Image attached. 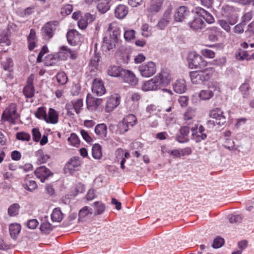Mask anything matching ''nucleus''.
Masks as SVG:
<instances>
[{
	"label": "nucleus",
	"mask_w": 254,
	"mask_h": 254,
	"mask_svg": "<svg viewBox=\"0 0 254 254\" xmlns=\"http://www.w3.org/2000/svg\"><path fill=\"white\" fill-rule=\"evenodd\" d=\"M120 96L119 94L111 95L106 101L105 111L107 113L112 111L120 103Z\"/></svg>",
	"instance_id": "nucleus-17"
},
{
	"label": "nucleus",
	"mask_w": 254,
	"mask_h": 254,
	"mask_svg": "<svg viewBox=\"0 0 254 254\" xmlns=\"http://www.w3.org/2000/svg\"><path fill=\"white\" fill-rule=\"evenodd\" d=\"M250 87L249 84L246 82L243 83L240 87L239 89L244 98H247L249 95V90Z\"/></svg>",
	"instance_id": "nucleus-43"
},
{
	"label": "nucleus",
	"mask_w": 254,
	"mask_h": 254,
	"mask_svg": "<svg viewBox=\"0 0 254 254\" xmlns=\"http://www.w3.org/2000/svg\"><path fill=\"white\" fill-rule=\"evenodd\" d=\"M110 7L109 2L107 0L102 1L97 5L98 11L103 14L106 13L110 9Z\"/></svg>",
	"instance_id": "nucleus-39"
},
{
	"label": "nucleus",
	"mask_w": 254,
	"mask_h": 254,
	"mask_svg": "<svg viewBox=\"0 0 254 254\" xmlns=\"http://www.w3.org/2000/svg\"><path fill=\"white\" fill-rule=\"evenodd\" d=\"M130 128V127H129L126 123H124L123 120H122V121L120 122L118 125L117 131L120 134H123L128 131Z\"/></svg>",
	"instance_id": "nucleus-46"
},
{
	"label": "nucleus",
	"mask_w": 254,
	"mask_h": 254,
	"mask_svg": "<svg viewBox=\"0 0 254 254\" xmlns=\"http://www.w3.org/2000/svg\"><path fill=\"white\" fill-rule=\"evenodd\" d=\"M21 225L17 223L11 224L9 226V234L11 237L15 240L21 231Z\"/></svg>",
	"instance_id": "nucleus-27"
},
{
	"label": "nucleus",
	"mask_w": 254,
	"mask_h": 254,
	"mask_svg": "<svg viewBox=\"0 0 254 254\" xmlns=\"http://www.w3.org/2000/svg\"><path fill=\"white\" fill-rule=\"evenodd\" d=\"M135 31L133 30H126L124 33V38L126 41H130L135 37Z\"/></svg>",
	"instance_id": "nucleus-53"
},
{
	"label": "nucleus",
	"mask_w": 254,
	"mask_h": 254,
	"mask_svg": "<svg viewBox=\"0 0 254 254\" xmlns=\"http://www.w3.org/2000/svg\"><path fill=\"white\" fill-rule=\"evenodd\" d=\"M187 22L189 27L194 31L202 29L205 26L203 20L200 15L197 14V10L195 13L192 12V16L190 17V19Z\"/></svg>",
	"instance_id": "nucleus-6"
},
{
	"label": "nucleus",
	"mask_w": 254,
	"mask_h": 254,
	"mask_svg": "<svg viewBox=\"0 0 254 254\" xmlns=\"http://www.w3.org/2000/svg\"><path fill=\"white\" fill-rule=\"evenodd\" d=\"M92 156L96 159H100L102 156V147L98 144L96 143L92 146Z\"/></svg>",
	"instance_id": "nucleus-32"
},
{
	"label": "nucleus",
	"mask_w": 254,
	"mask_h": 254,
	"mask_svg": "<svg viewBox=\"0 0 254 254\" xmlns=\"http://www.w3.org/2000/svg\"><path fill=\"white\" fill-rule=\"evenodd\" d=\"M39 224L38 221L35 219H32L27 222V227L30 229L36 228Z\"/></svg>",
	"instance_id": "nucleus-59"
},
{
	"label": "nucleus",
	"mask_w": 254,
	"mask_h": 254,
	"mask_svg": "<svg viewBox=\"0 0 254 254\" xmlns=\"http://www.w3.org/2000/svg\"><path fill=\"white\" fill-rule=\"evenodd\" d=\"M138 70L141 76L145 77H149L156 72V64L154 62H149L145 64L139 65Z\"/></svg>",
	"instance_id": "nucleus-9"
},
{
	"label": "nucleus",
	"mask_w": 254,
	"mask_h": 254,
	"mask_svg": "<svg viewBox=\"0 0 254 254\" xmlns=\"http://www.w3.org/2000/svg\"><path fill=\"white\" fill-rule=\"evenodd\" d=\"M225 244V240L223 238L217 236L213 242L212 247L214 249H218L222 247Z\"/></svg>",
	"instance_id": "nucleus-45"
},
{
	"label": "nucleus",
	"mask_w": 254,
	"mask_h": 254,
	"mask_svg": "<svg viewBox=\"0 0 254 254\" xmlns=\"http://www.w3.org/2000/svg\"><path fill=\"white\" fill-rule=\"evenodd\" d=\"M173 88L174 91L177 93H184L187 89L185 81L184 79L177 80L173 86Z\"/></svg>",
	"instance_id": "nucleus-26"
},
{
	"label": "nucleus",
	"mask_w": 254,
	"mask_h": 254,
	"mask_svg": "<svg viewBox=\"0 0 254 254\" xmlns=\"http://www.w3.org/2000/svg\"><path fill=\"white\" fill-rule=\"evenodd\" d=\"M223 15L230 25H234L237 22L238 15L233 6L227 5L223 7Z\"/></svg>",
	"instance_id": "nucleus-11"
},
{
	"label": "nucleus",
	"mask_w": 254,
	"mask_h": 254,
	"mask_svg": "<svg viewBox=\"0 0 254 254\" xmlns=\"http://www.w3.org/2000/svg\"><path fill=\"white\" fill-rule=\"evenodd\" d=\"M90 210H91V208H89L88 206H85L82 208L78 213V220L80 221L81 219L87 216L89 213H91Z\"/></svg>",
	"instance_id": "nucleus-50"
},
{
	"label": "nucleus",
	"mask_w": 254,
	"mask_h": 254,
	"mask_svg": "<svg viewBox=\"0 0 254 254\" xmlns=\"http://www.w3.org/2000/svg\"><path fill=\"white\" fill-rule=\"evenodd\" d=\"M128 12L127 7L124 4L119 5L115 10V16L119 19H123L125 17Z\"/></svg>",
	"instance_id": "nucleus-23"
},
{
	"label": "nucleus",
	"mask_w": 254,
	"mask_h": 254,
	"mask_svg": "<svg viewBox=\"0 0 254 254\" xmlns=\"http://www.w3.org/2000/svg\"><path fill=\"white\" fill-rule=\"evenodd\" d=\"M172 8L171 6L167 7L164 11L162 18L170 22L172 14Z\"/></svg>",
	"instance_id": "nucleus-60"
},
{
	"label": "nucleus",
	"mask_w": 254,
	"mask_h": 254,
	"mask_svg": "<svg viewBox=\"0 0 254 254\" xmlns=\"http://www.w3.org/2000/svg\"><path fill=\"white\" fill-rule=\"evenodd\" d=\"M214 70V67H206L203 69L191 71L190 73L191 81L193 84H200L208 81L212 76Z\"/></svg>",
	"instance_id": "nucleus-3"
},
{
	"label": "nucleus",
	"mask_w": 254,
	"mask_h": 254,
	"mask_svg": "<svg viewBox=\"0 0 254 254\" xmlns=\"http://www.w3.org/2000/svg\"><path fill=\"white\" fill-rule=\"evenodd\" d=\"M80 134L84 140L87 142L90 143L92 141L93 139L89 135L88 132L84 129L80 130Z\"/></svg>",
	"instance_id": "nucleus-61"
},
{
	"label": "nucleus",
	"mask_w": 254,
	"mask_h": 254,
	"mask_svg": "<svg viewBox=\"0 0 254 254\" xmlns=\"http://www.w3.org/2000/svg\"><path fill=\"white\" fill-rule=\"evenodd\" d=\"M209 117L215 120L217 126L221 127L226 122V119L224 115V112L221 108H215L209 112Z\"/></svg>",
	"instance_id": "nucleus-10"
},
{
	"label": "nucleus",
	"mask_w": 254,
	"mask_h": 254,
	"mask_svg": "<svg viewBox=\"0 0 254 254\" xmlns=\"http://www.w3.org/2000/svg\"><path fill=\"white\" fill-rule=\"evenodd\" d=\"M242 220V217L240 215H232L229 217V221L231 223H240Z\"/></svg>",
	"instance_id": "nucleus-63"
},
{
	"label": "nucleus",
	"mask_w": 254,
	"mask_h": 254,
	"mask_svg": "<svg viewBox=\"0 0 254 254\" xmlns=\"http://www.w3.org/2000/svg\"><path fill=\"white\" fill-rule=\"evenodd\" d=\"M53 227L49 222L42 223L40 227V231L45 234H49L53 230Z\"/></svg>",
	"instance_id": "nucleus-36"
},
{
	"label": "nucleus",
	"mask_w": 254,
	"mask_h": 254,
	"mask_svg": "<svg viewBox=\"0 0 254 254\" xmlns=\"http://www.w3.org/2000/svg\"><path fill=\"white\" fill-rule=\"evenodd\" d=\"M209 87L211 88L212 90H202L199 94V96L201 100H208L212 98L214 96V91L216 90L217 88V84L216 83H212Z\"/></svg>",
	"instance_id": "nucleus-20"
},
{
	"label": "nucleus",
	"mask_w": 254,
	"mask_h": 254,
	"mask_svg": "<svg viewBox=\"0 0 254 254\" xmlns=\"http://www.w3.org/2000/svg\"><path fill=\"white\" fill-rule=\"evenodd\" d=\"M73 10L72 5L71 4H66L63 6L61 9V14L67 15L70 14Z\"/></svg>",
	"instance_id": "nucleus-57"
},
{
	"label": "nucleus",
	"mask_w": 254,
	"mask_h": 254,
	"mask_svg": "<svg viewBox=\"0 0 254 254\" xmlns=\"http://www.w3.org/2000/svg\"><path fill=\"white\" fill-rule=\"evenodd\" d=\"M120 35V28L117 26H113L112 24H110L106 35L103 38L102 45L103 50L109 51L115 48L116 44L118 42Z\"/></svg>",
	"instance_id": "nucleus-2"
},
{
	"label": "nucleus",
	"mask_w": 254,
	"mask_h": 254,
	"mask_svg": "<svg viewBox=\"0 0 254 254\" xmlns=\"http://www.w3.org/2000/svg\"><path fill=\"white\" fill-rule=\"evenodd\" d=\"M192 139L194 140L196 142H200L207 138L206 133H199L198 131L195 133H192Z\"/></svg>",
	"instance_id": "nucleus-47"
},
{
	"label": "nucleus",
	"mask_w": 254,
	"mask_h": 254,
	"mask_svg": "<svg viewBox=\"0 0 254 254\" xmlns=\"http://www.w3.org/2000/svg\"><path fill=\"white\" fill-rule=\"evenodd\" d=\"M121 77L125 82L127 83L131 86H135L138 83V79L131 70L124 69Z\"/></svg>",
	"instance_id": "nucleus-16"
},
{
	"label": "nucleus",
	"mask_w": 254,
	"mask_h": 254,
	"mask_svg": "<svg viewBox=\"0 0 254 254\" xmlns=\"http://www.w3.org/2000/svg\"><path fill=\"white\" fill-rule=\"evenodd\" d=\"M103 100L101 98H95L92 97H87L86 103L88 106L96 107L99 106L102 103Z\"/></svg>",
	"instance_id": "nucleus-33"
},
{
	"label": "nucleus",
	"mask_w": 254,
	"mask_h": 254,
	"mask_svg": "<svg viewBox=\"0 0 254 254\" xmlns=\"http://www.w3.org/2000/svg\"><path fill=\"white\" fill-rule=\"evenodd\" d=\"M93 204L96 210L95 215H100L104 212L105 205L103 203L100 201H96Z\"/></svg>",
	"instance_id": "nucleus-42"
},
{
	"label": "nucleus",
	"mask_w": 254,
	"mask_h": 254,
	"mask_svg": "<svg viewBox=\"0 0 254 254\" xmlns=\"http://www.w3.org/2000/svg\"><path fill=\"white\" fill-rule=\"evenodd\" d=\"M57 21L47 22L42 29V33L46 39H51L56 30V26L58 25Z\"/></svg>",
	"instance_id": "nucleus-13"
},
{
	"label": "nucleus",
	"mask_w": 254,
	"mask_h": 254,
	"mask_svg": "<svg viewBox=\"0 0 254 254\" xmlns=\"http://www.w3.org/2000/svg\"><path fill=\"white\" fill-rule=\"evenodd\" d=\"M16 139L22 141H28L30 140L31 136L30 134L21 131L18 132L16 134Z\"/></svg>",
	"instance_id": "nucleus-48"
},
{
	"label": "nucleus",
	"mask_w": 254,
	"mask_h": 254,
	"mask_svg": "<svg viewBox=\"0 0 254 254\" xmlns=\"http://www.w3.org/2000/svg\"><path fill=\"white\" fill-rule=\"evenodd\" d=\"M34 174L41 182H44L50 176L53 175V173L45 166L38 167L34 171Z\"/></svg>",
	"instance_id": "nucleus-15"
},
{
	"label": "nucleus",
	"mask_w": 254,
	"mask_h": 254,
	"mask_svg": "<svg viewBox=\"0 0 254 254\" xmlns=\"http://www.w3.org/2000/svg\"><path fill=\"white\" fill-rule=\"evenodd\" d=\"M124 68L119 66L111 65L110 66L107 70L108 74L112 77H120L121 73L123 72Z\"/></svg>",
	"instance_id": "nucleus-24"
},
{
	"label": "nucleus",
	"mask_w": 254,
	"mask_h": 254,
	"mask_svg": "<svg viewBox=\"0 0 254 254\" xmlns=\"http://www.w3.org/2000/svg\"><path fill=\"white\" fill-rule=\"evenodd\" d=\"M58 56L61 60H65L68 57L71 60H75L77 58V52L68 48L67 46H63L60 48Z\"/></svg>",
	"instance_id": "nucleus-12"
},
{
	"label": "nucleus",
	"mask_w": 254,
	"mask_h": 254,
	"mask_svg": "<svg viewBox=\"0 0 254 254\" xmlns=\"http://www.w3.org/2000/svg\"><path fill=\"white\" fill-rule=\"evenodd\" d=\"M130 127H132L137 122L136 117L133 114H129L123 119Z\"/></svg>",
	"instance_id": "nucleus-34"
},
{
	"label": "nucleus",
	"mask_w": 254,
	"mask_h": 254,
	"mask_svg": "<svg viewBox=\"0 0 254 254\" xmlns=\"http://www.w3.org/2000/svg\"><path fill=\"white\" fill-rule=\"evenodd\" d=\"M187 61L188 66L190 68L203 69L207 65V63L203 59L202 57L195 52H191L188 54Z\"/></svg>",
	"instance_id": "nucleus-4"
},
{
	"label": "nucleus",
	"mask_w": 254,
	"mask_h": 254,
	"mask_svg": "<svg viewBox=\"0 0 254 254\" xmlns=\"http://www.w3.org/2000/svg\"><path fill=\"white\" fill-rule=\"evenodd\" d=\"M81 165V162L78 157H73L66 163V167L70 172L77 171Z\"/></svg>",
	"instance_id": "nucleus-22"
},
{
	"label": "nucleus",
	"mask_w": 254,
	"mask_h": 254,
	"mask_svg": "<svg viewBox=\"0 0 254 254\" xmlns=\"http://www.w3.org/2000/svg\"><path fill=\"white\" fill-rule=\"evenodd\" d=\"M190 133V127L184 126L180 129V133L177 134L176 140L180 143H185L189 141V134Z\"/></svg>",
	"instance_id": "nucleus-19"
},
{
	"label": "nucleus",
	"mask_w": 254,
	"mask_h": 254,
	"mask_svg": "<svg viewBox=\"0 0 254 254\" xmlns=\"http://www.w3.org/2000/svg\"><path fill=\"white\" fill-rule=\"evenodd\" d=\"M197 14H199L202 19H205L208 23H212L214 21L213 16L209 12L202 8H200L197 9Z\"/></svg>",
	"instance_id": "nucleus-28"
},
{
	"label": "nucleus",
	"mask_w": 254,
	"mask_h": 254,
	"mask_svg": "<svg viewBox=\"0 0 254 254\" xmlns=\"http://www.w3.org/2000/svg\"><path fill=\"white\" fill-rule=\"evenodd\" d=\"M192 11H190L188 7L185 6H180L176 10L174 19L177 22L188 21L190 17L192 16Z\"/></svg>",
	"instance_id": "nucleus-8"
},
{
	"label": "nucleus",
	"mask_w": 254,
	"mask_h": 254,
	"mask_svg": "<svg viewBox=\"0 0 254 254\" xmlns=\"http://www.w3.org/2000/svg\"><path fill=\"white\" fill-rule=\"evenodd\" d=\"M48 52V48L46 45H44L42 47V49L39 53L37 58V62L39 63L42 61L43 56L44 54Z\"/></svg>",
	"instance_id": "nucleus-56"
},
{
	"label": "nucleus",
	"mask_w": 254,
	"mask_h": 254,
	"mask_svg": "<svg viewBox=\"0 0 254 254\" xmlns=\"http://www.w3.org/2000/svg\"><path fill=\"white\" fill-rule=\"evenodd\" d=\"M23 188L29 191H32L38 187L36 182L33 180H29L26 178L25 179L24 183L23 184Z\"/></svg>",
	"instance_id": "nucleus-31"
},
{
	"label": "nucleus",
	"mask_w": 254,
	"mask_h": 254,
	"mask_svg": "<svg viewBox=\"0 0 254 254\" xmlns=\"http://www.w3.org/2000/svg\"><path fill=\"white\" fill-rule=\"evenodd\" d=\"M51 219L53 222H60L63 218V214L60 208H55L51 215Z\"/></svg>",
	"instance_id": "nucleus-30"
},
{
	"label": "nucleus",
	"mask_w": 254,
	"mask_h": 254,
	"mask_svg": "<svg viewBox=\"0 0 254 254\" xmlns=\"http://www.w3.org/2000/svg\"><path fill=\"white\" fill-rule=\"evenodd\" d=\"M16 112L17 110L15 105L10 106L3 111L1 120L3 122L8 121L14 124L15 120L18 118V115Z\"/></svg>",
	"instance_id": "nucleus-7"
},
{
	"label": "nucleus",
	"mask_w": 254,
	"mask_h": 254,
	"mask_svg": "<svg viewBox=\"0 0 254 254\" xmlns=\"http://www.w3.org/2000/svg\"><path fill=\"white\" fill-rule=\"evenodd\" d=\"M10 43L11 42L7 32H3L0 34V44H4L6 46H8Z\"/></svg>",
	"instance_id": "nucleus-49"
},
{
	"label": "nucleus",
	"mask_w": 254,
	"mask_h": 254,
	"mask_svg": "<svg viewBox=\"0 0 254 254\" xmlns=\"http://www.w3.org/2000/svg\"><path fill=\"white\" fill-rule=\"evenodd\" d=\"M47 115L46 109L45 107H39L35 113V117L39 119H42L45 121Z\"/></svg>",
	"instance_id": "nucleus-41"
},
{
	"label": "nucleus",
	"mask_w": 254,
	"mask_h": 254,
	"mask_svg": "<svg viewBox=\"0 0 254 254\" xmlns=\"http://www.w3.org/2000/svg\"><path fill=\"white\" fill-rule=\"evenodd\" d=\"M219 23L220 26L227 32L230 31V23L226 19H220L219 20Z\"/></svg>",
	"instance_id": "nucleus-58"
},
{
	"label": "nucleus",
	"mask_w": 254,
	"mask_h": 254,
	"mask_svg": "<svg viewBox=\"0 0 254 254\" xmlns=\"http://www.w3.org/2000/svg\"><path fill=\"white\" fill-rule=\"evenodd\" d=\"M92 90L97 96H101L105 93L106 89L103 81L100 79H94L92 83Z\"/></svg>",
	"instance_id": "nucleus-18"
},
{
	"label": "nucleus",
	"mask_w": 254,
	"mask_h": 254,
	"mask_svg": "<svg viewBox=\"0 0 254 254\" xmlns=\"http://www.w3.org/2000/svg\"><path fill=\"white\" fill-rule=\"evenodd\" d=\"M45 122L48 124H56L59 121V115L53 108H50L46 115Z\"/></svg>",
	"instance_id": "nucleus-21"
},
{
	"label": "nucleus",
	"mask_w": 254,
	"mask_h": 254,
	"mask_svg": "<svg viewBox=\"0 0 254 254\" xmlns=\"http://www.w3.org/2000/svg\"><path fill=\"white\" fill-rule=\"evenodd\" d=\"M169 22L162 18H161L157 24V27L159 28L160 29H163L165 27H166Z\"/></svg>",
	"instance_id": "nucleus-64"
},
{
	"label": "nucleus",
	"mask_w": 254,
	"mask_h": 254,
	"mask_svg": "<svg viewBox=\"0 0 254 254\" xmlns=\"http://www.w3.org/2000/svg\"><path fill=\"white\" fill-rule=\"evenodd\" d=\"M20 207L18 203H14L9 206L8 213L10 216H15L18 213Z\"/></svg>",
	"instance_id": "nucleus-44"
},
{
	"label": "nucleus",
	"mask_w": 254,
	"mask_h": 254,
	"mask_svg": "<svg viewBox=\"0 0 254 254\" xmlns=\"http://www.w3.org/2000/svg\"><path fill=\"white\" fill-rule=\"evenodd\" d=\"M164 119L165 120L167 126L173 124L175 123L176 122L174 116L172 114H171L170 115H165L164 117Z\"/></svg>",
	"instance_id": "nucleus-54"
},
{
	"label": "nucleus",
	"mask_w": 254,
	"mask_h": 254,
	"mask_svg": "<svg viewBox=\"0 0 254 254\" xmlns=\"http://www.w3.org/2000/svg\"><path fill=\"white\" fill-rule=\"evenodd\" d=\"M78 32L74 29L69 30L66 34V38L68 43L71 45L75 44L76 41L74 40L75 35H77Z\"/></svg>",
	"instance_id": "nucleus-37"
},
{
	"label": "nucleus",
	"mask_w": 254,
	"mask_h": 254,
	"mask_svg": "<svg viewBox=\"0 0 254 254\" xmlns=\"http://www.w3.org/2000/svg\"><path fill=\"white\" fill-rule=\"evenodd\" d=\"M83 106V101L82 99H78L75 101H72L71 103H68L66 105V110H67V115L71 118H73L74 114L73 112L70 111V109H74V111L77 114L79 113L80 108Z\"/></svg>",
	"instance_id": "nucleus-14"
},
{
	"label": "nucleus",
	"mask_w": 254,
	"mask_h": 254,
	"mask_svg": "<svg viewBox=\"0 0 254 254\" xmlns=\"http://www.w3.org/2000/svg\"><path fill=\"white\" fill-rule=\"evenodd\" d=\"M165 0H149L146 11L148 16L153 17L160 13L163 8Z\"/></svg>",
	"instance_id": "nucleus-5"
},
{
	"label": "nucleus",
	"mask_w": 254,
	"mask_h": 254,
	"mask_svg": "<svg viewBox=\"0 0 254 254\" xmlns=\"http://www.w3.org/2000/svg\"><path fill=\"white\" fill-rule=\"evenodd\" d=\"M95 132L100 137L104 138L107 136V127L105 124L97 125L95 127Z\"/></svg>",
	"instance_id": "nucleus-29"
},
{
	"label": "nucleus",
	"mask_w": 254,
	"mask_h": 254,
	"mask_svg": "<svg viewBox=\"0 0 254 254\" xmlns=\"http://www.w3.org/2000/svg\"><path fill=\"white\" fill-rule=\"evenodd\" d=\"M171 80L169 71L167 69H163L157 75L144 83L142 90L144 91L157 90L169 84Z\"/></svg>",
	"instance_id": "nucleus-1"
},
{
	"label": "nucleus",
	"mask_w": 254,
	"mask_h": 254,
	"mask_svg": "<svg viewBox=\"0 0 254 254\" xmlns=\"http://www.w3.org/2000/svg\"><path fill=\"white\" fill-rule=\"evenodd\" d=\"M202 55L206 58H213L215 57V53L211 50L203 49L201 51Z\"/></svg>",
	"instance_id": "nucleus-62"
},
{
	"label": "nucleus",
	"mask_w": 254,
	"mask_h": 254,
	"mask_svg": "<svg viewBox=\"0 0 254 254\" xmlns=\"http://www.w3.org/2000/svg\"><path fill=\"white\" fill-rule=\"evenodd\" d=\"M3 69L4 70L10 71L13 64L12 60L10 58H7L5 62L2 63Z\"/></svg>",
	"instance_id": "nucleus-55"
},
{
	"label": "nucleus",
	"mask_w": 254,
	"mask_h": 254,
	"mask_svg": "<svg viewBox=\"0 0 254 254\" xmlns=\"http://www.w3.org/2000/svg\"><path fill=\"white\" fill-rule=\"evenodd\" d=\"M35 156L38 164L46 163L50 159V156L45 154L42 149H39L35 152Z\"/></svg>",
	"instance_id": "nucleus-25"
},
{
	"label": "nucleus",
	"mask_w": 254,
	"mask_h": 254,
	"mask_svg": "<svg viewBox=\"0 0 254 254\" xmlns=\"http://www.w3.org/2000/svg\"><path fill=\"white\" fill-rule=\"evenodd\" d=\"M32 134L33 141L39 142L41 137V134L38 128H33L32 129Z\"/></svg>",
	"instance_id": "nucleus-52"
},
{
	"label": "nucleus",
	"mask_w": 254,
	"mask_h": 254,
	"mask_svg": "<svg viewBox=\"0 0 254 254\" xmlns=\"http://www.w3.org/2000/svg\"><path fill=\"white\" fill-rule=\"evenodd\" d=\"M35 87L34 86L25 85L23 89V93L27 98H31L34 96Z\"/></svg>",
	"instance_id": "nucleus-35"
},
{
	"label": "nucleus",
	"mask_w": 254,
	"mask_h": 254,
	"mask_svg": "<svg viewBox=\"0 0 254 254\" xmlns=\"http://www.w3.org/2000/svg\"><path fill=\"white\" fill-rule=\"evenodd\" d=\"M68 143L73 146L78 147L80 144V140L75 133H71L67 138Z\"/></svg>",
	"instance_id": "nucleus-38"
},
{
	"label": "nucleus",
	"mask_w": 254,
	"mask_h": 254,
	"mask_svg": "<svg viewBox=\"0 0 254 254\" xmlns=\"http://www.w3.org/2000/svg\"><path fill=\"white\" fill-rule=\"evenodd\" d=\"M219 32L216 31L215 29H211L209 33L208 39L211 42H216L218 40Z\"/></svg>",
	"instance_id": "nucleus-51"
},
{
	"label": "nucleus",
	"mask_w": 254,
	"mask_h": 254,
	"mask_svg": "<svg viewBox=\"0 0 254 254\" xmlns=\"http://www.w3.org/2000/svg\"><path fill=\"white\" fill-rule=\"evenodd\" d=\"M58 82L61 85L65 84L68 80V77L66 73L64 72H58L56 75Z\"/></svg>",
	"instance_id": "nucleus-40"
}]
</instances>
